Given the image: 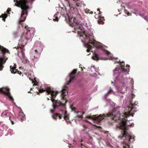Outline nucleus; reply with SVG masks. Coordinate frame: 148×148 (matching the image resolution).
<instances>
[{
	"label": "nucleus",
	"mask_w": 148,
	"mask_h": 148,
	"mask_svg": "<svg viewBox=\"0 0 148 148\" xmlns=\"http://www.w3.org/2000/svg\"><path fill=\"white\" fill-rule=\"evenodd\" d=\"M68 3L66 10L69 11L70 16L64 10L67 14L65 18L70 25L74 28V30L73 32L76 33L79 37L84 46L88 48L86 51H89L90 49L94 47L100 49L103 53L109 57L108 59L113 60L116 59V58L113 56L108 51L103 48L99 42H97L94 38L92 32L93 29L91 28L90 23H82L83 19L79 14L80 8H84L85 4L82 2V0H65Z\"/></svg>",
	"instance_id": "1"
},
{
	"label": "nucleus",
	"mask_w": 148,
	"mask_h": 148,
	"mask_svg": "<svg viewBox=\"0 0 148 148\" xmlns=\"http://www.w3.org/2000/svg\"><path fill=\"white\" fill-rule=\"evenodd\" d=\"M138 104V102L136 101L134 103L132 102H130V106L126 108L125 110L127 111L124 112L120 116V111L119 109L121 108L120 107H117L116 108H113L112 112H109L107 114H103V115H100L97 116L96 115H93L91 118L93 120H97L99 122L101 121L104 119H107L108 118L117 121V124L116 127L122 130L121 132V134L118 136V138L120 140H122L121 147L116 146L115 148H130L129 143L131 142L134 140L135 136H132L126 131L127 129V126L133 127L134 124L132 123L131 124H128L126 122L127 120L126 119L127 117L133 115L130 113L131 110H133L135 108V106H137Z\"/></svg>",
	"instance_id": "2"
},
{
	"label": "nucleus",
	"mask_w": 148,
	"mask_h": 148,
	"mask_svg": "<svg viewBox=\"0 0 148 148\" xmlns=\"http://www.w3.org/2000/svg\"><path fill=\"white\" fill-rule=\"evenodd\" d=\"M120 63V66L116 67L113 70V76L114 82L111 81V84L115 87L116 88L118 84L122 85V86L119 87L118 91L121 93H124L127 90L128 87L127 85L128 84H130V85L133 86L134 85V82L132 78H127L126 75L129 74L130 71L129 65L127 64L126 67L128 68H125L123 67L125 64L123 61L121 62L120 60L119 61H115L114 64Z\"/></svg>",
	"instance_id": "3"
},
{
	"label": "nucleus",
	"mask_w": 148,
	"mask_h": 148,
	"mask_svg": "<svg viewBox=\"0 0 148 148\" xmlns=\"http://www.w3.org/2000/svg\"><path fill=\"white\" fill-rule=\"evenodd\" d=\"M40 88L41 89H40V88L37 87L36 88L39 90L38 93L46 91L47 94H51L50 98L53 103L52 106L53 108L55 111H56L58 112L53 115L52 117L53 119L56 120L58 118L61 119L62 117H63L66 123H71V122L69 119V114L65 110V104L62 103L60 100H56L54 99V98L56 97L58 93V92L54 90L47 85H45L44 88H42L41 87Z\"/></svg>",
	"instance_id": "4"
},
{
	"label": "nucleus",
	"mask_w": 148,
	"mask_h": 148,
	"mask_svg": "<svg viewBox=\"0 0 148 148\" xmlns=\"http://www.w3.org/2000/svg\"><path fill=\"white\" fill-rule=\"evenodd\" d=\"M43 45L41 42L36 41L34 46L30 50V56L33 64L38 61L41 52L43 50Z\"/></svg>",
	"instance_id": "5"
},
{
	"label": "nucleus",
	"mask_w": 148,
	"mask_h": 148,
	"mask_svg": "<svg viewBox=\"0 0 148 148\" xmlns=\"http://www.w3.org/2000/svg\"><path fill=\"white\" fill-rule=\"evenodd\" d=\"M77 71V69H74L67 77V80L61 92V95L62 96V98H64L65 96L67 94V90L68 88L67 86V85H69L70 83L73 82L75 80V74Z\"/></svg>",
	"instance_id": "6"
},
{
	"label": "nucleus",
	"mask_w": 148,
	"mask_h": 148,
	"mask_svg": "<svg viewBox=\"0 0 148 148\" xmlns=\"http://www.w3.org/2000/svg\"><path fill=\"white\" fill-rule=\"evenodd\" d=\"M8 51L7 49L0 45V71L2 70L3 65L8 59L7 57L5 56V53Z\"/></svg>",
	"instance_id": "7"
},
{
	"label": "nucleus",
	"mask_w": 148,
	"mask_h": 148,
	"mask_svg": "<svg viewBox=\"0 0 148 148\" xmlns=\"http://www.w3.org/2000/svg\"><path fill=\"white\" fill-rule=\"evenodd\" d=\"M9 90V89L7 87L3 88H0V92L7 96L13 103L15 104V103L14 102V100L10 95Z\"/></svg>",
	"instance_id": "8"
},
{
	"label": "nucleus",
	"mask_w": 148,
	"mask_h": 148,
	"mask_svg": "<svg viewBox=\"0 0 148 148\" xmlns=\"http://www.w3.org/2000/svg\"><path fill=\"white\" fill-rule=\"evenodd\" d=\"M27 72H25L24 74L25 75H27V73L28 74V77L32 81V82H34V85H37L38 86V82H37V81H36V78L34 77V80L33 78L34 76L33 75V72L32 71H31V70L30 71H27Z\"/></svg>",
	"instance_id": "9"
},
{
	"label": "nucleus",
	"mask_w": 148,
	"mask_h": 148,
	"mask_svg": "<svg viewBox=\"0 0 148 148\" xmlns=\"http://www.w3.org/2000/svg\"><path fill=\"white\" fill-rule=\"evenodd\" d=\"M12 115L11 112H9L5 110L3 111L1 114V116L4 118H9V120H10L12 124H14V123L11 117V116Z\"/></svg>",
	"instance_id": "10"
},
{
	"label": "nucleus",
	"mask_w": 148,
	"mask_h": 148,
	"mask_svg": "<svg viewBox=\"0 0 148 148\" xmlns=\"http://www.w3.org/2000/svg\"><path fill=\"white\" fill-rule=\"evenodd\" d=\"M62 12H57L54 15V18H54L53 20L54 21H58L59 20V18L60 17V15L61 14H64H64L62 13Z\"/></svg>",
	"instance_id": "11"
},
{
	"label": "nucleus",
	"mask_w": 148,
	"mask_h": 148,
	"mask_svg": "<svg viewBox=\"0 0 148 148\" xmlns=\"http://www.w3.org/2000/svg\"><path fill=\"white\" fill-rule=\"evenodd\" d=\"M101 13V12H100L98 14L99 19L98 21V23L99 24H104V22L103 21L104 20V17L103 16H101L100 15Z\"/></svg>",
	"instance_id": "12"
},
{
	"label": "nucleus",
	"mask_w": 148,
	"mask_h": 148,
	"mask_svg": "<svg viewBox=\"0 0 148 148\" xmlns=\"http://www.w3.org/2000/svg\"><path fill=\"white\" fill-rule=\"evenodd\" d=\"M71 110L73 112H74L75 113H81L82 114V115H77L80 118H82L83 115L85 113V112H81L79 111H77L76 109L75 108H71Z\"/></svg>",
	"instance_id": "13"
},
{
	"label": "nucleus",
	"mask_w": 148,
	"mask_h": 148,
	"mask_svg": "<svg viewBox=\"0 0 148 148\" xmlns=\"http://www.w3.org/2000/svg\"><path fill=\"white\" fill-rule=\"evenodd\" d=\"M18 117L21 121H24L26 119L25 115L23 114V112H19L18 115Z\"/></svg>",
	"instance_id": "14"
},
{
	"label": "nucleus",
	"mask_w": 148,
	"mask_h": 148,
	"mask_svg": "<svg viewBox=\"0 0 148 148\" xmlns=\"http://www.w3.org/2000/svg\"><path fill=\"white\" fill-rule=\"evenodd\" d=\"M16 64H14L13 66H10V71L12 73L15 74L16 73Z\"/></svg>",
	"instance_id": "15"
},
{
	"label": "nucleus",
	"mask_w": 148,
	"mask_h": 148,
	"mask_svg": "<svg viewBox=\"0 0 148 148\" xmlns=\"http://www.w3.org/2000/svg\"><path fill=\"white\" fill-rule=\"evenodd\" d=\"M91 58L92 59L96 61H97L99 59L98 55L95 52L94 56L92 57Z\"/></svg>",
	"instance_id": "16"
},
{
	"label": "nucleus",
	"mask_w": 148,
	"mask_h": 148,
	"mask_svg": "<svg viewBox=\"0 0 148 148\" xmlns=\"http://www.w3.org/2000/svg\"><path fill=\"white\" fill-rule=\"evenodd\" d=\"M13 134V131L11 129H9L8 131V132L7 135H12Z\"/></svg>",
	"instance_id": "17"
},
{
	"label": "nucleus",
	"mask_w": 148,
	"mask_h": 148,
	"mask_svg": "<svg viewBox=\"0 0 148 148\" xmlns=\"http://www.w3.org/2000/svg\"><path fill=\"white\" fill-rule=\"evenodd\" d=\"M1 127L3 128L2 129H1V130H2V131H3L4 130L6 131L7 129L8 128V127H7V126L5 125H2L1 126Z\"/></svg>",
	"instance_id": "18"
},
{
	"label": "nucleus",
	"mask_w": 148,
	"mask_h": 148,
	"mask_svg": "<svg viewBox=\"0 0 148 148\" xmlns=\"http://www.w3.org/2000/svg\"><path fill=\"white\" fill-rule=\"evenodd\" d=\"M110 90L106 93L105 94L104 97L106 99V97L108 96V94L111 92H113V91L112 90V89L110 87Z\"/></svg>",
	"instance_id": "19"
},
{
	"label": "nucleus",
	"mask_w": 148,
	"mask_h": 148,
	"mask_svg": "<svg viewBox=\"0 0 148 148\" xmlns=\"http://www.w3.org/2000/svg\"><path fill=\"white\" fill-rule=\"evenodd\" d=\"M8 15L6 14H3L1 15V16L3 18L2 20L4 21H5V18L7 17Z\"/></svg>",
	"instance_id": "20"
},
{
	"label": "nucleus",
	"mask_w": 148,
	"mask_h": 148,
	"mask_svg": "<svg viewBox=\"0 0 148 148\" xmlns=\"http://www.w3.org/2000/svg\"><path fill=\"white\" fill-rule=\"evenodd\" d=\"M18 33L17 31H15L13 32V34L14 37L15 38L17 36Z\"/></svg>",
	"instance_id": "21"
},
{
	"label": "nucleus",
	"mask_w": 148,
	"mask_h": 148,
	"mask_svg": "<svg viewBox=\"0 0 148 148\" xmlns=\"http://www.w3.org/2000/svg\"><path fill=\"white\" fill-rule=\"evenodd\" d=\"M89 70L92 72H93L94 70L96 71V69H95V67L94 66H92L89 69Z\"/></svg>",
	"instance_id": "22"
},
{
	"label": "nucleus",
	"mask_w": 148,
	"mask_h": 148,
	"mask_svg": "<svg viewBox=\"0 0 148 148\" xmlns=\"http://www.w3.org/2000/svg\"><path fill=\"white\" fill-rule=\"evenodd\" d=\"M81 82H82L81 80H78L77 81V84L79 86H80L81 85Z\"/></svg>",
	"instance_id": "23"
},
{
	"label": "nucleus",
	"mask_w": 148,
	"mask_h": 148,
	"mask_svg": "<svg viewBox=\"0 0 148 148\" xmlns=\"http://www.w3.org/2000/svg\"><path fill=\"white\" fill-rule=\"evenodd\" d=\"M86 108L85 109L82 106V108H81L80 109V110H87V108Z\"/></svg>",
	"instance_id": "24"
},
{
	"label": "nucleus",
	"mask_w": 148,
	"mask_h": 148,
	"mask_svg": "<svg viewBox=\"0 0 148 148\" xmlns=\"http://www.w3.org/2000/svg\"><path fill=\"white\" fill-rule=\"evenodd\" d=\"M144 18V19H145L146 21H148V17L147 16H145L143 18Z\"/></svg>",
	"instance_id": "25"
},
{
	"label": "nucleus",
	"mask_w": 148,
	"mask_h": 148,
	"mask_svg": "<svg viewBox=\"0 0 148 148\" xmlns=\"http://www.w3.org/2000/svg\"><path fill=\"white\" fill-rule=\"evenodd\" d=\"M79 148H86L85 147L84 145H83L82 144H81V145L80 146H79Z\"/></svg>",
	"instance_id": "26"
},
{
	"label": "nucleus",
	"mask_w": 148,
	"mask_h": 148,
	"mask_svg": "<svg viewBox=\"0 0 148 148\" xmlns=\"http://www.w3.org/2000/svg\"><path fill=\"white\" fill-rule=\"evenodd\" d=\"M138 14V15H139V16H141L142 18L144 17V14Z\"/></svg>",
	"instance_id": "27"
},
{
	"label": "nucleus",
	"mask_w": 148,
	"mask_h": 148,
	"mask_svg": "<svg viewBox=\"0 0 148 148\" xmlns=\"http://www.w3.org/2000/svg\"><path fill=\"white\" fill-rule=\"evenodd\" d=\"M87 98H86L85 99H84H84H82V101H83L85 103H86V102H87Z\"/></svg>",
	"instance_id": "28"
},
{
	"label": "nucleus",
	"mask_w": 148,
	"mask_h": 148,
	"mask_svg": "<svg viewBox=\"0 0 148 148\" xmlns=\"http://www.w3.org/2000/svg\"><path fill=\"white\" fill-rule=\"evenodd\" d=\"M111 100H109L108 101L107 103V105H110V103L111 104Z\"/></svg>",
	"instance_id": "29"
},
{
	"label": "nucleus",
	"mask_w": 148,
	"mask_h": 148,
	"mask_svg": "<svg viewBox=\"0 0 148 148\" xmlns=\"http://www.w3.org/2000/svg\"><path fill=\"white\" fill-rule=\"evenodd\" d=\"M16 71L17 72V73L18 74L20 75H21V72L19 71H17V70L16 71Z\"/></svg>",
	"instance_id": "30"
},
{
	"label": "nucleus",
	"mask_w": 148,
	"mask_h": 148,
	"mask_svg": "<svg viewBox=\"0 0 148 148\" xmlns=\"http://www.w3.org/2000/svg\"><path fill=\"white\" fill-rule=\"evenodd\" d=\"M131 96L132 97V98H133L135 96V95L133 94L132 93L131 94Z\"/></svg>",
	"instance_id": "31"
},
{
	"label": "nucleus",
	"mask_w": 148,
	"mask_h": 148,
	"mask_svg": "<svg viewBox=\"0 0 148 148\" xmlns=\"http://www.w3.org/2000/svg\"><path fill=\"white\" fill-rule=\"evenodd\" d=\"M54 111V110L52 109H51L50 110V112L51 113H53Z\"/></svg>",
	"instance_id": "32"
},
{
	"label": "nucleus",
	"mask_w": 148,
	"mask_h": 148,
	"mask_svg": "<svg viewBox=\"0 0 148 148\" xmlns=\"http://www.w3.org/2000/svg\"><path fill=\"white\" fill-rule=\"evenodd\" d=\"M132 12L134 13V14H135L136 16H137L138 15V13H137L135 12Z\"/></svg>",
	"instance_id": "33"
},
{
	"label": "nucleus",
	"mask_w": 148,
	"mask_h": 148,
	"mask_svg": "<svg viewBox=\"0 0 148 148\" xmlns=\"http://www.w3.org/2000/svg\"><path fill=\"white\" fill-rule=\"evenodd\" d=\"M108 59V58H103L102 59H101L105 60H107Z\"/></svg>",
	"instance_id": "34"
},
{
	"label": "nucleus",
	"mask_w": 148,
	"mask_h": 148,
	"mask_svg": "<svg viewBox=\"0 0 148 148\" xmlns=\"http://www.w3.org/2000/svg\"><path fill=\"white\" fill-rule=\"evenodd\" d=\"M10 10H9L8 9L7 10V12L9 14V13L8 12L10 11Z\"/></svg>",
	"instance_id": "35"
},
{
	"label": "nucleus",
	"mask_w": 148,
	"mask_h": 148,
	"mask_svg": "<svg viewBox=\"0 0 148 148\" xmlns=\"http://www.w3.org/2000/svg\"><path fill=\"white\" fill-rule=\"evenodd\" d=\"M127 14V16H129L130 15L129 13L128 12Z\"/></svg>",
	"instance_id": "36"
},
{
	"label": "nucleus",
	"mask_w": 148,
	"mask_h": 148,
	"mask_svg": "<svg viewBox=\"0 0 148 148\" xmlns=\"http://www.w3.org/2000/svg\"><path fill=\"white\" fill-rule=\"evenodd\" d=\"M28 92V93H32V92L31 91H29V92Z\"/></svg>",
	"instance_id": "37"
},
{
	"label": "nucleus",
	"mask_w": 148,
	"mask_h": 148,
	"mask_svg": "<svg viewBox=\"0 0 148 148\" xmlns=\"http://www.w3.org/2000/svg\"><path fill=\"white\" fill-rule=\"evenodd\" d=\"M73 144H75V141L74 140H73Z\"/></svg>",
	"instance_id": "38"
},
{
	"label": "nucleus",
	"mask_w": 148,
	"mask_h": 148,
	"mask_svg": "<svg viewBox=\"0 0 148 148\" xmlns=\"http://www.w3.org/2000/svg\"><path fill=\"white\" fill-rule=\"evenodd\" d=\"M86 135H87V134H88V133L87 132H86Z\"/></svg>",
	"instance_id": "39"
},
{
	"label": "nucleus",
	"mask_w": 148,
	"mask_h": 148,
	"mask_svg": "<svg viewBox=\"0 0 148 148\" xmlns=\"http://www.w3.org/2000/svg\"><path fill=\"white\" fill-rule=\"evenodd\" d=\"M85 121H87V122H89V121H88L87 120V119H85Z\"/></svg>",
	"instance_id": "40"
},
{
	"label": "nucleus",
	"mask_w": 148,
	"mask_h": 148,
	"mask_svg": "<svg viewBox=\"0 0 148 148\" xmlns=\"http://www.w3.org/2000/svg\"><path fill=\"white\" fill-rule=\"evenodd\" d=\"M92 13H93V12H91L90 14H92Z\"/></svg>",
	"instance_id": "41"
},
{
	"label": "nucleus",
	"mask_w": 148,
	"mask_h": 148,
	"mask_svg": "<svg viewBox=\"0 0 148 148\" xmlns=\"http://www.w3.org/2000/svg\"><path fill=\"white\" fill-rule=\"evenodd\" d=\"M19 25L18 27V29H19Z\"/></svg>",
	"instance_id": "42"
},
{
	"label": "nucleus",
	"mask_w": 148,
	"mask_h": 148,
	"mask_svg": "<svg viewBox=\"0 0 148 148\" xmlns=\"http://www.w3.org/2000/svg\"><path fill=\"white\" fill-rule=\"evenodd\" d=\"M13 119H14V117H13Z\"/></svg>",
	"instance_id": "43"
},
{
	"label": "nucleus",
	"mask_w": 148,
	"mask_h": 148,
	"mask_svg": "<svg viewBox=\"0 0 148 148\" xmlns=\"http://www.w3.org/2000/svg\"><path fill=\"white\" fill-rule=\"evenodd\" d=\"M21 68V67H19V69H20Z\"/></svg>",
	"instance_id": "44"
},
{
	"label": "nucleus",
	"mask_w": 148,
	"mask_h": 148,
	"mask_svg": "<svg viewBox=\"0 0 148 148\" xmlns=\"http://www.w3.org/2000/svg\"><path fill=\"white\" fill-rule=\"evenodd\" d=\"M89 116H88V117H87V118H89Z\"/></svg>",
	"instance_id": "45"
},
{
	"label": "nucleus",
	"mask_w": 148,
	"mask_h": 148,
	"mask_svg": "<svg viewBox=\"0 0 148 148\" xmlns=\"http://www.w3.org/2000/svg\"><path fill=\"white\" fill-rule=\"evenodd\" d=\"M85 128H86V126H85Z\"/></svg>",
	"instance_id": "46"
},
{
	"label": "nucleus",
	"mask_w": 148,
	"mask_h": 148,
	"mask_svg": "<svg viewBox=\"0 0 148 148\" xmlns=\"http://www.w3.org/2000/svg\"><path fill=\"white\" fill-rule=\"evenodd\" d=\"M0 123H2V122L0 121Z\"/></svg>",
	"instance_id": "47"
},
{
	"label": "nucleus",
	"mask_w": 148,
	"mask_h": 148,
	"mask_svg": "<svg viewBox=\"0 0 148 148\" xmlns=\"http://www.w3.org/2000/svg\"><path fill=\"white\" fill-rule=\"evenodd\" d=\"M48 100H49V99L48 98Z\"/></svg>",
	"instance_id": "48"
},
{
	"label": "nucleus",
	"mask_w": 148,
	"mask_h": 148,
	"mask_svg": "<svg viewBox=\"0 0 148 148\" xmlns=\"http://www.w3.org/2000/svg\"><path fill=\"white\" fill-rule=\"evenodd\" d=\"M95 87H96V88H97V86H96Z\"/></svg>",
	"instance_id": "49"
},
{
	"label": "nucleus",
	"mask_w": 148,
	"mask_h": 148,
	"mask_svg": "<svg viewBox=\"0 0 148 148\" xmlns=\"http://www.w3.org/2000/svg\"><path fill=\"white\" fill-rule=\"evenodd\" d=\"M60 8L61 10L62 9V8Z\"/></svg>",
	"instance_id": "50"
},
{
	"label": "nucleus",
	"mask_w": 148,
	"mask_h": 148,
	"mask_svg": "<svg viewBox=\"0 0 148 148\" xmlns=\"http://www.w3.org/2000/svg\"><path fill=\"white\" fill-rule=\"evenodd\" d=\"M83 130H85L84 129H83Z\"/></svg>",
	"instance_id": "51"
},
{
	"label": "nucleus",
	"mask_w": 148,
	"mask_h": 148,
	"mask_svg": "<svg viewBox=\"0 0 148 148\" xmlns=\"http://www.w3.org/2000/svg\"><path fill=\"white\" fill-rule=\"evenodd\" d=\"M50 1L49 0V2Z\"/></svg>",
	"instance_id": "52"
}]
</instances>
